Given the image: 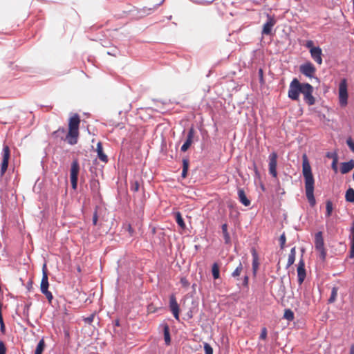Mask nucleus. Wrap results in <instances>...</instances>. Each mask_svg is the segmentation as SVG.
<instances>
[{
  "mask_svg": "<svg viewBox=\"0 0 354 354\" xmlns=\"http://www.w3.org/2000/svg\"><path fill=\"white\" fill-rule=\"evenodd\" d=\"M313 92V87L309 83H301L297 78H294L290 83L288 95L291 100H299V95L302 93L305 103L313 106L316 102Z\"/></svg>",
  "mask_w": 354,
  "mask_h": 354,
  "instance_id": "obj_1",
  "label": "nucleus"
},
{
  "mask_svg": "<svg viewBox=\"0 0 354 354\" xmlns=\"http://www.w3.org/2000/svg\"><path fill=\"white\" fill-rule=\"evenodd\" d=\"M81 123V120L79 115L75 113L74 115L69 118L68 121V131L67 134L64 128L60 127L58 129L53 131L51 133L55 139H60L61 140H65L68 144L74 145L77 142L79 137V125Z\"/></svg>",
  "mask_w": 354,
  "mask_h": 354,
  "instance_id": "obj_2",
  "label": "nucleus"
},
{
  "mask_svg": "<svg viewBox=\"0 0 354 354\" xmlns=\"http://www.w3.org/2000/svg\"><path fill=\"white\" fill-rule=\"evenodd\" d=\"M302 174L304 179L306 197L311 207L316 205V200L313 195L315 191V179L311 171V167L306 154L302 156Z\"/></svg>",
  "mask_w": 354,
  "mask_h": 354,
  "instance_id": "obj_3",
  "label": "nucleus"
},
{
  "mask_svg": "<svg viewBox=\"0 0 354 354\" xmlns=\"http://www.w3.org/2000/svg\"><path fill=\"white\" fill-rule=\"evenodd\" d=\"M315 248L319 253V258L325 261L327 257V250L324 248V241L322 232H317L315 235Z\"/></svg>",
  "mask_w": 354,
  "mask_h": 354,
  "instance_id": "obj_4",
  "label": "nucleus"
},
{
  "mask_svg": "<svg viewBox=\"0 0 354 354\" xmlns=\"http://www.w3.org/2000/svg\"><path fill=\"white\" fill-rule=\"evenodd\" d=\"M48 277L47 272L46 265L44 264L42 268V278L40 285L41 292L44 295L46 296L49 303L51 302V300L53 299V296L51 292L48 291Z\"/></svg>",
  "mask_w": 354,
  "mask_h": 354,
  "instance_id": "obj_5",
  "label": "nucleus"
},
{
  "mask_svg": "<svg viewBox=\"0 0 354 354\" xmlns=\"http://www.w3.org/2000/svg\"><path fill=\"white\" fill-rule=\"evenodd\" d=\"M79 163L77 160L72 161L70 169V180L73 189H76L77 185V176L79 174Z\"/></svg>",
  "mask_w": 354,
  "mask_h": 354,
  "instance_id": "obj_6",
  "label": "nucleus"
},
{
  "mask_svg": "<svg viewBox=\"0 0 354 354\" xmlns=\"http://www.w3.org/2000/svg\"><path fill=\"white\" fill-rule=\"evenodd\" d=\"M348 88L345 80H342L339 85V103L342 106L348 104Z\"/></svg>",
  "mask_w": 354,
  "mask_h": 354,
  "instance_id": "obj_7",
  "label": "nucleus"
},
{
  "mask_svg": "<svg viewBox=\"0 0 354 354\" xmlns=\"http://www.w3.org/2000/svg\"><path fill=\"white\" fill-rule=\"evenodd\" d=\"M299 70H300V72L303 75L309 78L313 77L316 73L315 66L310 62L301 64L300 68H299Z\"/></svg>",
  "mask_w": 354,
  "mask_h": 354,
  "instance_id": "obj_8",
  "label": "nucleus"
},
{
  "mask_svg": "<svg viewBox=\"0 0 354 354\" xmlns=\"http://www.w3.org/2000/svg\"><path fill=\"white\" fill-rule=\"evenodd\" d=\"M2 161L1 164V175H3L6 174L8 166V161L10 159V148L8 145H4L2 149Z\"/></svg>",
  "mask_w": 354,
  "mask_h": 354,
  "instance_id": "obj_9",
  "label": "nucleus"
},
{
  "mask_svg": "<svg viewBox=\"0 0 354 354\" xmlns=\"http://www.w3.org/2000/svg\"><path fill=\"white\" fill-rule=\"evenodd\" d=\"M277 154L276 152H272L269 155V174L274 178L277 177Z\"/></svg>",
  "mask_w": 354,
  "mask_h": 354,
  "instance_id": "obj_10",
  "label": "nucleus"
},
{
  "mask_svg": "<svg viewBox=\"0 0 354 354\" xmlns=\"http://www.w3.org/2000/svg\"><path fill=\"white\" fill-rule=\"evenodd\" d=\"M169 307L174 318L179 320V305L174 295L170 297Z\"/></svg>",
  "mask_w": 354,
  "mask_h": 354,
  "instance_id": "obj_11",
  "label": "nucleus"
},
{
  "mask_svg": "<svg viewBox=\"0 0 354 354\" xmlns=\"http://www.w3.org/2000/svg\"><path fill=\"white\" fill-rule=\"evenodd\" d=\"M310 54L311 58L316 64L318 65L322 64V50L320 47L317 46L316 49H311V50H310Z\"/></svg>",
  "mask_w": 354,
  "mask_h": 354,
  "instance_id": "obj_12",
  "label": "nucleus"
},
{
  "mask_svg": "<svg viewBox=\"0 0 354 354\" xmlns=\"http://www.w3.org/2000/svg\"><path fill=\"white\" fill-rule=\"evenodd\" d=\"M297 281L299 285H301L304 282V280L306 277V271L304 268V262L303 260H300L298 263L297 268Z\"/></svg>",
  "mask_w": 354,
  "mask_h": 354,
  "instance_id": "obj_13",
  "label": "nucleus"
},
{
  "mask_svg": "<svg viewBox=\"0 0 354 354\" xmlns=\"http://www.w3.org/2000/svg\"><path fill=\"white\" fill-rule=\"evenodd\" d=\"M276 24V20L273 17L268 15V21L263 26L262 34L269 35L271 32V29Z\"/></svg>",
  "mask_w": 354,
  "mask_h": 354,
  "instance_id": "obj_14",
  "label": "nucleus"
},
{
  "mask_svg": "<svg viewBox=\"0 0 354 354\" xmlns=\"http://www.w3.org/2000/svg\"><path fill=\"white\" fill-rule=\"evenodd\" d=\"M194 136V130L193 128H191L189 129V131H188L185 142L180 147L181 151H183V152H185L189 148H190V147L193 142Z\"/></svg>",
  "mask_w": 354,
  "mask_h": 354,
  "instance_id": "obj_15",
  "label": "nucleus"
},
{
  "mask_svg": "<svg viewBox=\"0 0 354 354\" xmlns=\"http://www.w3.org/2000/svg\"><path fill=\"white\" fill-rule=\"evenodd\" d=\"M250 252H252V258H253L252 270H253L254 275H255L258 268H259V259L258 258V254L254 248H252V250H250Z\"/></svg>",
  "mask_w": 354,
  "mask_h": 354,
  "instance_id": "obj_16",
  "label": "nucleus"
},
{
  "mask_svg": "<svg viewBox=\"0 0 354 354\" xmlns=\"http://www.w3.org/2000/svg\"><path fill=\"white\" fill-rule=\"evenodd\" d=\"M354 167V160H351L348 162H344L341 166V173L348 174Z\"/></svg>",
  "mask_w": 354,
  "mask_h": 354,
  "instance_id": "obj_17",
  "label": "nucleus"
},
{
  "mask_svg": "<svg viewBox=\"0 0 354 354\" xmlns=\"http://www.w3.org/2000/svg\"><path fill=\"white\" fill-rule=\"evenodd\" d=\"M96 151H97V157H98L99 160H100L104 162H107V156L106 154H104V153L103 151L102 142H99L97 143Z\"/></svg>",
  "mask_w": 354,
  "mask_h": 354,
  "instance_id": "obj_18",
  "label": "nucleus"
},
{
  "mask_svg": "<svg viewBox=\"0 0 354 354\" xmlns=\"http://www.w3.org/2000/svg\"><path fill=\"white\" fill-rule=\"evenodd\" d=\"M238 195L239 201L242 205L245 206H249L250 205V201L247 198L245 192H244L243 189H239Z\"/></svg>",
  "mask_w": 354,
  "mask_h": 354,
  "instance_id": "obj_19",
  "label": "nucleus"
},
{
  "mask_svg": "<svg viewBox=\"0 0 354 354\" xmlns=\"http://www.w3.org/2000/svg\"><path fill=\"white\" fill-rule=\"evenodd\" d=\"M163 333L165 344L169 346L171 344L170 329L169 326L166 324L163 326Z\"/></svg>",
  "mask_w": 354,
  "mask_h": 354,
  "instance_id": "obj_20",
  "label": "nucleus"
},
{
  "mask_svg": "<svg viewBox=\"0 0 354 354\" xmlns=\"http://www.w3.org/2000/svg\"><path fill=\"white\" fill-rule=\"evenodd\" d=\"M350 237H351L350 258H353L354 257V222L352 223Z\"/></svg>",
  "mask_w": 354,
  "mask_h": 354,
  "instance_id": "obj_21",
  "label": "nucleus"
},
{
  "mask_svg": "<svg viewBox=\"0 0 354 354\" xmlns=\"http://www.w3.org/2000/svg\"><path fill=\"white\" fill-rule=\"evenodd\" d=\"M295 256H296V248H291L290 252L288 255V263H287L288 268L294 264L295 261Z\"/></svg>",
  "mask_w": 354,
  "mask_h": 354,
  "instance_id": "obj_22",
  "label": "nucleus"
},
{
  "mask_svg": "<svg viewBox=\"0 0 354 354\" xmlns=\"http://www.w3.org/2000/svg\"><path fill=\"white\" fill-rule=\"evenodd\" d=\"M212 276L214 279L220 278V266L218 263H214L212 267Z\"/></svg>",
  "mask_w": 354,
  "mask_h": 354,
  "instance_id": "obj_23",
  "label": "nucleus"
},
{
  "mask_svg": "<svg viewBox=\"0 0 354 354\" xmlns=\"http://www.w3.org/2000/svg\"><path fill=\"white\" fill-rule=\"evenodd\" d=\"M337 291H338L337 287L334 286L332 288L330 297H329V299L328 300V303L334 304L336 301L337 297Z\"/></svg>",
  "mask_w": 354,
  "mask_h": 354,
  "instance_id": "obj_24",
  "label": "nucleus"
},
{
  "mask_svg": "<svg viewBox=\"0 0 354 354\" xmlns=\"http://www.w3.org/2000/svg\"><path fill=\"white\" fill-rule=\"evenodd\" d=\"M221 229H222L223 236H224L225 243H229L230 241V235H229V234L227 232V223L223 224L222 226H221Z\"/></svg>",
  "mask_w": 354,
  "mask_h": 354,
  "instance_id": "obj_25",
  "label": "nucleus"
},
{
  "mask_svg": "<svg viewBox=\"0 0 354 354\" xmlns=\"http://www.w3.org/2000/svg\"><path fill=\"white\" fill-rule=\"evenodd\" d=\"M345 199L350 203H354V190L349 188L345 194Z\"/></svg>",
  "mask_w": 354,
  "mask_h": 354,
  "instance_id": "obj_26",
  "label": "nucleus"
},
{
  "mask_svg": "<svg viewBox=\"0 0 354 354\" xmlns=\"http://www.w3.org/2000/svg\"><path fill=\"white\" fill-rule=\"evenodd\" d=\"M283 318L289 322L293 321L295 319L294 313L289 308L284 310Z\"/></svg>",
  "mask_w": 354,
  "mask_h": 354,
  "instance_id": "obj_27",
  "label": "nucleus"
},
{
  "mask_svg": "<svg viewBox=\"0 0 354 354\" xmlns=\"http://www.w3.org/2000/svg\"><path fill=\"white\" fill-rule=\"evenodd\" d=\"M176 220L178 225L180 226L181 229H185L186 225L184 222L183 218L181 216V214L179 212L176 214Z\"/></svg>",
  "mask_w": 354,
  "mask_h": 354,
  "instance_id": "obj_28",
  "label": "nucleus"
},
{
  "mask_svg": "<svg viewBox=\"0 0 354 354\" xmlns=\"http://www.w3.org/2000/svg\"><path fill=\"white\" fill-rule=\"evenodd\" d=\"M45 346L44 340L42 339L39 341L36 346L35 354H42Z\"/></svg>",
  "mask_w": 354,
  "mask_h": 354,
  "instance_id": "obj_29",
  "label": "nucleus"
},
{
  "mask_svg": "<svg viewBox=\"0 0 354 354\" xmlns=\"http://www.w3.org/2000/svg\"><path fill=\"white\" fill-rule=\"evenodd\" d=\"M242 271H243V266H242L241 262L240 261L239 266H236V268H235L234 272L232 273V276L234 278L239 277L241 275Z\"/></svg>",
  "mask_w": 354,
  "mask_h": 354,
  "instance_id": "obj_30",
  "label": "nucleus"
},
{
  "mask_svg": "<svg viewBox=\"0 0 354 354\" xmlns=\"http://www.w3.org/2000/svg\"><path fill=\"white\" fill-rule=\"evenodd\" d=\"M183 173H181V176H183V178H185L187 176L188 167H189L188 159H187V158L183 159Z\"/></svg>",
  "mask_w": 354,
  "mask_h": 354,
  "instance_id": "obj_31",
  "label": "nucleus"
},
{
  "mask_svg": "<svg viewBox=\"0 0 354 354\" xmlns=\"http://www.w3.org/2000/svg\"><path fill=\"white\" fill-rule=\"evenodd\" d=\"M333 211V203L330 201H326V217L329 218L331 216Z\"/></svg>",
  "mask_w": 354,
  "mask_h": 354,
  "instance_id": "obj_32",
  "label": "nucleus"
},
{
  "mask_svg": "<svg viewBox=\"0 0 354 354\" xmlns=\"http://www.w3.org/2000/svg\"><path fill=\"white\" fill-rule=\"evenodd\" d=\"M204 350L205 354H213V348L212 346L207 343L204 344Z\"/></svg>",
  "mask_w": 354,
  "mask_h": 354,
  "instance_id": "obj_33",
  "label": "nucleus"
},
{
  "mask_svg": "<svg viewBox=\"0 0 354 354\" xmlns=\"http://www.w3.org/2000/svg\"><path fill=\"white\" fill-rule=\"evenodd\" d=\"M139 189V183L138 181L133 182L131 185V190L137 192Z\"/></svg>",
  "mask_w": 354,
  "mask_h": 354,
  "instance_id": "obj_34",
  "label": "nucleus"
},
{
  "mask_svg": "<svg viewBox=\"0 0 354 354\" xmlns=\"http://www.w3.org/2000/svg\"><path fill=\"white\" fill-rule=\"evenodd\" d=\"M6 346L5 345V343L0 340V354H6Z\"/></svg>",
  "mask_w": 354,
  "mask_h": 354,
  "instance_id": "obj_35",
  "label": "nucleus"
},
{
  "mask_svg": "<svg viewBox=\"0 0 354 354\" xmlns=\"http://www.w3.org/2000/svg\"><path fill=\"white\" fill-rule=\"evenodd\" d=\"M305 46L309 49V51L311 50V49L317 48V47L313 46V41L312 40H308L307 42H306Z\"/></svg>",
  "mask_w": 354,
  "mask_h": 354,
  "instance_id": "obj_36",
  "label": "nucleus"
},
{
  "mask_svg": "<svg viewBox=\"0 0 354 354\" xmlns=\"http://www.w3.org/2000/svg\"><path fill=\"white\" fill-rule=\"evenodd\" d=\"M279 242H280L281 249H283L284 248V245H285V242H286V236H285L284 233H283L281 235V236L279 238Z\"/></svg>",
  "mask_w": 354,
  "mask_h": 354,
  "instance_id": "obj_37",
  "label": "nucleus"
},
{
  "mask_svg": "<svg viewBox=\"0 0 354 354\" xmlns=\"http://www.w3.org/2000/svg\"><path fill=\"white\" fill-rule=\"evenodd\" d=\"M156 8V7H153V8H146L145 7L142 10H143V12L146 15H149L150 13H151L153 10H155Z\"/></svg>",
  "mask_w": 354,
  "mask_h": 354,
  "instance_id": "obj_38",
  "label": "nucleus"
},
{
  "mask_svg": "<svg viewBox=\"0 0 354 354\" xmlns=\"http://www.w3.org/2000/svg\"><path fill=\"white\" fill-rule=\"evenodd\" d=\"M259 81L261 84H264V79H263V71L261 68L259 70Z\"/></svg>",
  "mask_w": 354,
  "mask_h": 354,
  "instance_id": "obj_39",
  "label": "nucleus"
},
{
  "mask_svg": "<svg viewBox=\"0 0 354 354\" xmlns=\"http://www.w3.org/2000/svg\"><path fill=\"white\" fill-rule=\"evenodd\" d=\"M347 145L351 150L354 153V142L351 138L347 140Z\"/></svg>",
  "mask_w": 354,
  "mask_h": 354,
  "instance_id": "obj_40",
  "label": "nucleus"
},
{
  "mask_svg": "<svg viewBox=\"0 0 354 354\" xmlns=\"http://www.w3.org/2000/svg\"><path fill=\"white\" fill-rule=\"evenodd\" d=\"M267 337V329L266 328H263L261 330V333L260 335V338L261 339H266Z\"/></svg>",
  "mask_w": 354,
  "mask_h": 354,
  "instance_id": "obj_41",
  "label": "nucleus"
},
{
  "mask_svg": "<svg viewBox=\"0 0 354 354\" xmlns=\"http://www.w3.org/2000/svg\"><path fill=\"white\" fill-rule=\"evenodd\" d=\"M337 156H335L334 158L333 161H332V164H331V168L333 169H334L335 172H337Z\"/></svg>",
  "mask_w": 354,
  "mask_h": 354,
  "instance_id": "obj_42",
  "label": "nucleus"
},
{
  "mask_svg": "<svg viewBox=\"0 0 354 354\" xmlns=\"http://www.w3.org/2000/svg\"><path fill=\"white\" fill-rule=\"evenodd\" d=\"M249 277L248 275L243 277V286L248 287V286Z\"/></svg>",
  "mask_w": 354,
  "mask_h": 354,
  "instance_id": "obj_43",
  "label": "nucleus"
},
{
  "mask_svg": "<svg viewBox=\"0 0 354 354\" xmlns=\"http://www.w3.org/2000/svg\"><path fill=\"white\" fill-rule=\"evenodd\" d=\"M92 223H93V224H94V225H97V212L96 211L95 212L94 215H93Z\"/></svg>",
  "mask_w": 354,
  "mask_h": 354,
  "instance_id": "obj_44",
  "label": "nucleus"
},
{
  "mask_svg": "<svg viewBox=\"0 0 354 354\" xmlns=\"http://www.w3.org/2000/svg\"><path fill=\"white\" fill-rule=\"evenodd\" d=\"M84 320L86 323L91 324L93 320V315H91L87 317H85Z\"/></svg>",
  "mask_w": 354,
  "mask_h": 354,
  "instance_id": "obj_45",
  "label": "nucleus"
},
{
  "mask_svg": "<svg viewBox=\"0 0 354 354\" xmlns=\"http://www.w3.org/2000/svg\"><path fill=\"white\" fill-rule=\"evenodd\" d=\"M98 186H99V183L97 180H95V181L92 182V183L91 185V189H94V188L97 189Z\"/></svg>",
  "mask_w": 354,
  "mask_h": 354,
  "instance_id": "obj_46",
  "label": "nucleus"
},
{
  "mask_svg": "<svg viewBox=\"0 0 354 354\" xmlns=\"http://www.w3.org/2000/svg\"><path fill=\"white\" fill-rule=\"evenodd\" d=\"M180 283H181V284H183V286H184L185 287L189 286V283H188L187 280L186 279V278L180 279Z\"/></svg>",
  "mask_w": 354,
  "mask_h": 354,
  "instance_id": "obj_47",
  "label": "nucleus"
},
{
  "mask_svg": "<svg viewBox=\"0 0 354 354\" xmlns=\"http://www.w3.org/2000/svg\"><path fill=\"white\" fill-rule=\"evenodd\" d=\"M349 354H354V345H351L350 347V353Z\"/></svg>",
  "mask_w": 354,
  "mask_h": 354,
  "instance_id": "obj_48",
  "label": "nucleus"
},
{
  "mask_svg": "<svg viewBox=\"0 0 354 354\" xmlns=\"http://www.w3.org/2000/svg\"><path fill=\"white\" fill-rule=\"evenodd\" d=\"M254 171L257 173V167H256L255 164H254Z\"/></svg>",
  "mask_w": 354,
  "mask_h": 354,
  "instance_id": "obj_49",
  "label": "nucleus"
},
{
  "mask_svg": "<svg viewBox=\"0 0 354 354\" xmlns=\"http://www.w3.org/2000/svg\"><path fill=\"white\" fill-rule=\"evenodd\" d=\"M353 179L354 180V173L353 174Z\"/></svg>",
  "mask_w": 354,
  "mask_h": 354,
  "instance_id": "obj_50",
  "label": "nucleus"
},
{
  "mask_svg": "<svg viewBox=\"0 0 354 354\" xmlns=\"http://www.w3.org/2000/svg\"><path fill=\"white\" fill-rule=\"evenodd\" d=\"M353 5L354 6V0H353Z\"/></svg>",
  "mask_w": 354,
  "mask_h": 354,
  "instance_id": "obj_51",
  "label": "nucleus"
}]
</instances>
